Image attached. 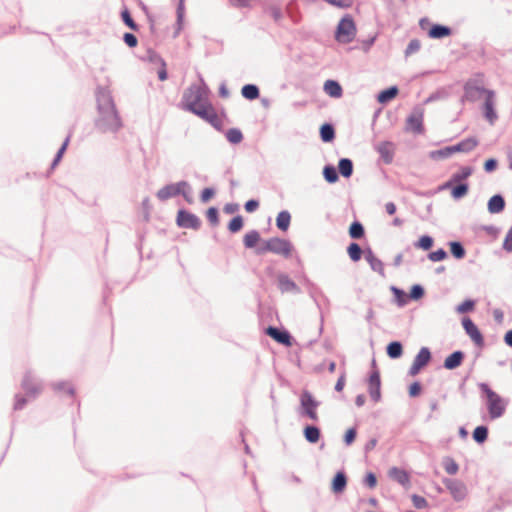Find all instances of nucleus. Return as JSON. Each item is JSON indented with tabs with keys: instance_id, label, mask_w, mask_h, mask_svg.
<instances>
[{
	"instance_id": "44",
	"label": "nucleus",
	"mask_w": 512,
	"mask_h": 512,
	"mask_svg": "<svg viewBox=\"0 0 512 512\" xmlns=\"http://www.w3.org/2000/svg\"><path fill=\"white\" fill-rule=\"evenodd\" d=\"M449 245V248H450V253L452 254V256L457 259V260H461L465 257L466 255V250H465V247L463 245L462 242L460 241H450L448 243Z\"/></svg>"
},
{
	"instance_id": "59",
	"label": "nucleus",
	"mask_w": 512,
	"mask_h": 512,
	"mask_svg": "<svg viewBox=\"0 0 512 512\" xmlns=\"http://www.w3.org/2000/svg\"><path fill=\"white\" fill-rule=\"evenodd\" d=\"M421 48V42L419 39L417 38H414L412 40H410V42L408 43L405 51H404V54L406 57L418 52Z\"/></svg>"
},
{
	"instance_id": "47",
	"label": "nucleus",
	"mask_w": 512,
	"mask_h": 512,
	"mask_svg": "<svg viewBox=\"0 0 512 512\" xmlns=\"http://www.w3.org/2000/svg\"><path fill=\"white\" fill-rule=\"evenodd\" d=\"M226 139L229 143L237 145L243 141V133L239 128H230L225 132Z\"/></svg>"
},
{
	"instance_id": "13",
	"label": "nucleus",
	"mask_w": 512,
	"mask_h": 512,
	"mask_svg": "<svg viewBox=\"0 0 512 512\" xmlns=\"http://www.w3.org/2000/svg\"><path fill=\"white\" fill-rule=\"evenodd\" d=\"M368 392L374 402L381 400V378L375 359L372 360V370L368 378Z\"/></svg>"
},
{
	"instance_id": "3",
	"label": "nucleus",
	"mask_w": 512,
	"mask_h": 512,
	"mask_svg": "<svg viewBox=\"0 0 512 512\" xmlns=\"http://www.w3.org/2000/svg\"><path fill=\"white\" fill-rule=\"evenodd\" d=\"M481 398L486 400V407L491 419H498L506 411L507 401L498 395L486 382L477 384Z\"/></svg>"
},
{
	"instance_id": "50",
	"label": "nucleus",
	"mask_w": 512,
	"mask_h": 512,
	"mask_svg": "<svg viewBox=\"0 0 512 512\" xmlns=\"http://www.w3.org/2000/svg\"><path fill=\"white\" fill-rule=\"evenodd\" d=\"M244 226V219L242 215L237 214L229 221L227 229L230 233L235 234L239 232Z\"/></svg>"
},
{
	"instance_id": "30",
	"label": "nucleus",
	"mask_w": 512,
	"mask_h": 512,
	"mask_svg": "<svg viewBox=\"0 0 512 512\" xmlns=\"http://www.w3.org/2000/svg\"><path fill=\"white\" fill-rule=\"evenodd\" d=\"M389 476L397 483L406 486L410 483V476L408 472L399 467H392L389 470Z\"/></svg>"
},
{
	"instance_id": "25",
	"label": "nucleus",
	"mask_w": 512,
	"mask_h": 512,
	"mask_svg": "<svg viewBox=\"0 0 512 512\" xmlns=\"http://www.w3.org/2000/svg\"><path fill=\"white\" fill-rule=\"evenodd\" d=\"M506 206L505 198L498 193L490 197L487 202V210L490 214H499L504 211Z\"/></svg>"
},
{
	"instance_id": "31",
	"label": "nucleus",
	"mask_w": 512,
	"mask_h": 512,
	"mask_svg": "<svg viewBox=\"0 0 512 512\" xmlns=\"http://www.w3.org/2000/svg\"><path fill=\"white\" fill-rule=\"evenodd\" d=\"M469 188V182H454L450 192L451 197L458 201L468 194Z\"/></svg>"
},
{
	"instance_id": "60",
	"label": "nucleus",
	"mask_w": 512,
	"mask_h": 512,
	"mask_svg": "<svg viewBox=\"0 0 512 512\" xmlns=\"http://www.w3.org/2000/svg\"><path fill=\"white\" fill-rule=\"evenodd\" d=\"M266 13H268L275 22H280V20L283 18V12L279 6L272 5L266 8Z\"/></svg>"
},
{
	"instance_id": "18",
	"label": "nucleus",
	"mask_w": 512,
	"mask_h": 512,
	"mask_svg": "<svg viewBox=\"0 0 512 512\" xmlns=\"http://www.w3.org/2000/svg\"><path fill=\"white\" fill-rule=\"evenodd\" d=\"M482 112L484 118L493 125L498 119V114L495 109V92H488L482 105Z\"/></svg>"
},
{
	"instance_id": "48",
	"label": "nucleus",
	"mask_w": 512,
	"mask_h": 512,
	"mask_svg": "<svg viewBox=\"0 0 512 512\" xmlns=\"http://www.w3.org/2000/svg\"><path fill=\"white\" fill-rule=\"evenodd\" d=\"M120 16L124 25L127 26L129 29H131L132 31L139 30V25L134 21L127 7H124V9L121 11Z\"/></svg>"
},
{
	"instance_id": "58",
	"label": "nucleus",
	"mask_w": 512,
	"mask_h": 512,
	"mask_svg": "<svg viewBox=\"0 0 512 512\" xmlns=\"http://www.w3.org/2000/svg\"><path fill=\"white\" fill-rule=\"evenodd\" d=\"M427 257L432 262H440L448 257V253L444 248H439L435 251L429 252Z\"/></svg>"
},
{
	"instance_id": "36",
	"label": "nucleus",
	"mask_w": 512,
	"mask_h": 512,
	"mask_svg": "<svg viewBox=\"0 0 512 512\" xmlns=\"http://www.w3.org/2000/svg\"><path fill=\"white\" fill-rule=\"evenodd\" d=\"M320 139L324 143H330L335 139V128L332 123H324L319 129Z\"/></svg>"
},
{
	"instance_id": "45",
	"label": "nucleus",
	"mask_w": 512,
	"mask_h": 512,
	"mask_svg": "<svg viewBox=\"0 0 512 512\" xmlns=\"http://www.w3.org/2000/svg\"><path fill=\"white\" fill-rule=\"evenodd\" d=\"M390 289L393 293L395 302L399 307L405 306L410 300L409 294L406 293L403 289L398 288L396 286H391Z\"/></svg>"
},
{
	"instance_id": "4",
	"label": "nucleus",
	"mask_w": 512,
	"mask_h": 512,
	"mask_svg": "<svg viewBox=\"0 0 512 512\" xmlns=\"http://www.w3.org/2000/svg\"><path fill=\"white\" fill-rule=\"evenodd\" d=\"M479 144L475 136L467 137L458 143L429 152V158L435 161L446 159L455 153H469Z\"/></svg>"
},
{
	"instance_id": "46",
	"label": "nucleus",
	"mask_w": 512,
	"mask_h": 512,
	"mask_svg": "<svg viewBox=\"0 0 512 512\" xmlns=\"http://www.w3.org/2000/svg\"><path fill=\"white\" fill-rule=\"evenodd\" d=\"M434 245V239L432 236L425 234L419 237L417 241L413 243V246L423 251H429Z\"/></svg>"
},
{
	"instance_id": "24",
	"label": "nucleus",
	"mask_w": 512,
	"mask_h": 512,
	"mask_svg": "<svg viewBox=\"0 0 512 512\" xmlns=\"http://www.w3.org/2000/svg\"><path fill=\"white\" fill-rule=\"evenodd\" d=\"M278 279V289L282 293L294 292L296 294L300 293V288L297 284L289 278V276L285 273H280L277 276Z\"/></svg>"
},
{
	"instance_id": "62",
	"label": "nucleus",
	"mask_w": 512,
	"mask_h": 512,
	"mask_svg": "<svg viewBox=\"0 0 512 512\" xmlns=\"http://www.w3.org/2000/svg\"><path fill=\"white\" fill-rule=\"evenodd\" d=\"M216 190L213 187H206L200 192V201L202 203L209 202L215 196Z\"/></svg>"
},
{
	"instance_id": "61",
	"label": "nucleus",
	"mask_w": 512,
	"mask_h": 512,
	"mask_svg": "<svg viewBox=\"0 0 512 512\" xmlns=\"http://www.w3.org/2000/svg\"><path fill=\"white\" fill-rule=\"evenodd\" d=\"M356 437H357V428L350 427L349 429L346 430V432L344 434L343 442L346 446H350L353 444Z\"/></svg>"
},
{
	"instance_id": "9",
	"label": "nucleus",
	"mask_w": 512,
	"mask_h": 512,
	"mask_svg": "<svg viewBox=\"0 0 512 512\" xmlns=\"http://www.w3.org/2000/svg\"><path fill=\"white\" fill-rule=\"evenodd\" d=\"M478 80L475 78L468 79L464 86V94L461 97V102L464 103L465 101L468 102H476L481 94L488 95V92H493V90L487 89L484 86H478L477 85Z\"/></svg>"
},
{
	"instance_id": "57",
	"label": "nucleus",
	"mask_w": 512,
	"mask_h": 512,
	"mask_svg": "<svg viewBox=\"0 0 512 512\" xmlns=\"http://www.w3.org/2000/svg\"><path fill=\"white\" fill-rule=\"evenodd\" d=\"M206 218L212 226L219 224V210L215 206H211L206 210Z\"/></svg>"
},
{
	"instance_id": "55",
	"label": "nucleus",
	"mask_w": 512,
	"mask_h": 512,
	"mask_svg": "<svg viewBox=\"0 0 512 512\" xmlns=\"http://www.w3.org/2000/svg\"><path fill=\"white\" fill-rule=\"evenodd\" d=\"M206 122H208L213 128H215L217 131L222 132L223 131V123L219 119L217 112L214 108H211V113L206 119Z\"/></svg>"
},
{
	"instance_id": "29",
	"label": "nucleus",
	"mask_w": 512,
	"mask_h": 512,
	"mask_svg": "<svg viewBox=\"0 0 512 512\" xmlns=\"http://www.w3.org/2000/svg\"><path fill=\"white\" fill-rule=\"evenodd\" d=\"M305 440L310 444H316L321 438V430L318 426L306 424L303 428Z\"/></svg>"
},
{
	"instance_id": "39",
	"label": "nucleus",
	"mask_w": 512,
	"mask_h": 512,
	"mask_svg": "<svg viewBox=\"0 0 512 512\" xmlns=\"http://www.w3.org/2000/svg\"><path fill=\"white\" fill-rule=\"evenodd\" d=\"M184 16H185L184 0H179L177 8H176V27H175V31H174V37H177L183 28Z\"/></svg>"
},
{
	"instance_id": "40",
	"label": "nucleus",
	"mask_w": 512,
	"mask_h": 512,
	"mask_svg": "<svg viewBox=\"0 0 512 512\" xmlns=\"http://www.w3.org/2000/svg\"><path fill=\"white\" fill-rule=\"evenodd\" d=\"M323 178L329 184H334L339 180L338 169L332 164H326L323 167Z\"/></svg>"
},
{
	"instance_id": "23",
	"label": "nucleus",
	"mask_w": 512,
	"mask_h": 512,
	"mask_svg": "<svg viewBox=\"0 0 512 512\" xmlns=\"http://www.w3.org/2000/svg\"><path fill=\"white\" fill-rule=\"evenodd\" d=\"M453 30L450 26L435 23L428 29V37L430 39H443L451 36Z\"/></svg>"
},
{
	"instance_id": "7",
	"label": "nucleus",
	"mask_w": 512,
	"mask_h": 512,
	"mask_svg": "<svg viewBox=\"0 0 512 512\" xmlns=\"http://www.w3.org/2000/svg\"><path fill=\"white\" fill-rule=\"evenodd\" d=\"M406 132H413L416 135L424 134V109L420 106H415L411 114L406 118L405 124Z\"/></svg>"
},
{
	"instance_id": "10",
	"label": "nucleus",
	"mask_w": 512,
	"mask_h": 512,
	"mask_svg": "<svg viewBox=\"0 0 512 512\" xmlns=\"http://www.w3.org/2000/svg\"><path fill=\"white\" fill-rule=\"evenodd\" d=\"M319 404V401L314 398L311 392L303 390L300 396L301 415L306 416L313 421H317L318 415L316 409Z\"/></svg>"
},
{
	"instance_id": "15",
	"label": "nucleus",
	"mask_w": 512,
	"mask_h": 512,
	"mask_svg": "<svg viewBox=\"0 0 512 512\" xmlns=\"http://www.w3.org/2000/svg\"><path fill=\"white\" fill-rule=\"evenodd\" d=\"M462 326L463 329L465 330V333L470 337V339L474 342V344L477 347L482 348L485 345L484 337L481 331L471 318L464 317L462 319Z\"/></svg>"
},
{
	"instance_id": "12",
	"label": "nucleus",
	"mask_w": 512,
	"mask_h": 512,
	"mask_svg": "<svg viewBox=\"0 0 512 512\" xmlns=\"http://www.w3.org/2000/svg\"><path fill=\"white\" fill-rule=\"evenodd\" d=\"M305 284L307 285L310 297L313 299L314 303L316 304V306L320 312L321 322H323L324 316H323V311H322V304H324L326 307H329L330 300L323 293L322 289L319 286H317L315 283L311 282L308 278H305Z\"/></svg>"
},
{
	"instance_id": "42",
	"label": "nucleus",
	"mask_w": 512,
	"mask_h": 512,
	"mask_svg": "<svg viewBox=\"0 0 512 512\" xmlns=\"http://www.w3.org/2000/svg\"><path fill=\"white\" fill-rule=\"evenodd\" d=\"M488 436L489 429L486 425H479L472 432L473 440L479 445L484 444L487 441Z\"/></svg>"
},
{
	"instance_id": "37",
	"label": "nucleus",
	"mask_w": 512,
	"mask_h": 512,
	"mask_svg": "<svg viewBox=\"0 0 512 512\" xmlns=\"http://www.w3.org/2000/svg\"><path fill=\"white\" fill-rule=\"evenodd\" d=\"M241 95L246 100L253 101L260 97V89L256 84H245L241 88Z\"/></svg>"
},
{
	"instance_id": "32",
	"label": "nucleus",
	"mask_w": 512,
	"mask_h": 512,
	"mask_svg": "<svg viewBox=\"0 0 512 512\" xmlns=\"http://www.w3.org/2000/svg\"><path fill=\"white\" fill-rule=\"evenodd\" d=\"M338 173L342 177L349 179L353 175L354 166L350 158H341L338 161Z\"/></svg>"
},
{
	"instance_id": "38",
	"label": "nucleus",
	"mask_w": 512,
	"mask_h": 512,
	"mask_svg": "<svg viewBox=\"0 0 512 512\" xmlns=\"http://www.w3.org/2000/svg\"><path fill=\"white\" fill-rule=\"evenodd\" d=\"M347 254L352 262H358L361 260L365 253V248L362 249L357 242H351L346 248Z\"/></svg>"
},
{
	"instance_id": "2",
	"label": "nucleus",
	"mask_w": 512,
	"mask_h": 512,
	"mask_svg": "<svg viewBox=\"0 0 512 512\" xmlns=\"http://www.w3.org/2000/svg\"><path fill=\"white\" fill-rule=\"evenodd\" d=\"M208 92L209 89L205 84L203 86L192 84L183 93L181 108L206 121L211 113V108H214L207 99L202 101L203 96Z\"/></svg>"
},
{
	"instance_id": "6",
	"label": "nucleus",
	"mask_w": 512,
	"mask_h": 512,
	"mask_svg": "<svg viewBox=\"0 0 512 512\" xmlns=\"http://www.w3.org/2000/svg\"><path fill=\"white\" fill-rule=\"evenodd\" d=\"M357 34L356 23L350 14H345L338 22L334 37L341 44L351 43Z\"/></svg>"
},
{
	"instance_id": "63",
	"label": "nucleus",
	"mask_w": 512,
	"mask_h": 512,
	"mask_svg": "<svg viewBox=\"0 0 512 512\" xmlns=\"http://www.w3.org/2000/svg\"><path fill=\"white\" fill-rule=\"evenodd\" d=\"M363 484L368 487L369 489H373L376 487L377 485V476L374 472L372 471H369L366 473L364 479H363Z\"/></svg>"
},
{
	"instance_id": "20",
	"label": "nucleus",
	"mask_w": 512,
	"mask_h": 512,
	"mask_svg": "<svg viewBox=\"0 0 512 512\" xmlns=\"http://www.w3.org/2000/svg\"><path fill=\"white\" fill-rule=\"evenodd\" d=\"M364 257L369 263L372 271L377 272L381 276H385L384 264L374 255V252L370 246L365 248Z\"/></svg>"
},
{
	"instance_id": "26",
	"label": "nucleus",
	"mask_w": 512,
	"mask_h": 512,
	"mask_svg": "<svg viewBox=\"0 0 512 512\" xmlns=\"http://www.w3.org/2000/svg\"><path fill=\"white\" fill-rule=\"evenodd\" d=\"M22 389L25 391L26 395L32 398L37 397V395L41 392V388L39 385L32 381V376L30 372H26L21 383Z\"/></svg>"
},
{
	"instance_id": "14",
	"label": "nucleus",
	"mask_w": 512,
	"mask_h": 512,
	"mask_svg": "<svg viewBox=\"0 0 512 512\" xmlns=\"http://www.w3.org/2000/svg\"><path fill=\"white\" fill-rule=\"evenodd\" d=\"M432 359L431 351L428 347H422L414 357L413 363L409 368V375L415 376L425 368Z\"/></svg>"
},
{
	"instance_id": "51",
	"label": "nucleus",
	"mask_w": 512,
	"mask_h": 512,
	"mask_svg": "<svg viewBox=\"0 0 512 512\" xmlns=\"http://www.w3.org/2000/svg\"><path fill=\"white\" fill-rule=\"evenodd\" d=\"M69 141H70V135H68L64 139L63 143L61 144V146L59 147L58 151L56 152V154H55V156H54V158L52 160V163H51V169H54L59 164V162L62 160L63 155H64V153L67 150Z\"/></svg>"
},
{
	"instance_id": "17",
	"label": "nucleus",
	"mask_w": 512,
	"mask_h": 512,
	"mask_svg": "<svg viewBox=\"0 0 512 512\" xmlns=\"http://www.w3.org/2000/svg\"><path fill=\"white\" fill-rule=\"evenodd\" d=\"M181 186H188V182L181 180L177 183L167 184L157 191L156 196L160 201H166L172 197L179 196Z\"/></svg>"
},
{
	"instance_id": "8",
	"label": "nucleus",
	"mask_w": 512,
	"mask_h": 512,
	"mask_svg": "<svg viewBox=\"0 0 512 512\" xmlns=\"http://www.w3.org/2000/svg\"><path fill=\"white\" fill-rule=\"evenodd\" d=\"M175 222L177 227L182 229L199 230L202 225L201 219L185 208H180L177 211Z\"/></svg>"
},
{
	"instance_id": "27",
	"label": "nucleus",
	"mask_w": 512,
	"mask_h": 512,
	"mask_svg": "<svg viewBox=\"0 0 512 512\" xmlns=\"http://www.w3.org/2000/svg\"><path fill=\"white\" fill-rule=\"evenodd\" d=\"M398 93H399L398 86L392 85L388 88L381 90L377 94V96H376L377 102L382 105H385V104L389 103L391 100H393L398 95Z\"/></svg>"
},
{
	"instance_id": "33",
	"label": "nucleus",
	"mask_w": 512,
	"mask_h": 512,
	"mask_svg": "<svg viewBox=\"0 0 512 512\" xmlns=\"http://www.w3.org/2000/svg\"><path fill=\"white\" fill-rule=\"evenodd\" d=\"M261 241V236L258 230H250L243 237V244L246 249H255L258 248V242Z\"/></svg>"
},
{
	"instance_id": "43",
	"label": "nucleus",
	"mask_w": 512,
	"mask_h": 512,
	"mask_svg": "<svg viewBox=\"0 0 512 512\" xmlns=\"http://www.w3.org/2000/svg\"><path fill=\"white\" fill-rule=\"evenodd\" d=\"M474 169L471 166H461L459 171L452 174L453 182H468V178L473 174Z\"/></svg>"
},
{
	"instance_id": "16",
	"label": "nucleus",
	"mask_w": 512,
	"mask_h": 512,
	"mask_svg": "<svg viewBox=\"0 0 512 512\" xmlns=\"http://www.w3.org/2000/svg\"><path fill=\"white\" fill-rule=\"evenodd\" d=\"M266 334L275 340L277 343L284 346L290 347L293 344V337L291 333L285 328H279L276 326H268L266 328Z\"/></svg>"
},
{
	"instance_id": "35",
	"label": "nucleus",
	"mask_w": 512,
	"mask_h": 512,
	"mask_svg": "<svg viewBox=\"0 0 512 512\" xmlns=\"http://www.w3.org/2000/svg\"><path fill=\"white\" fill-rule=\"evenodd\" d=\"M291 218V214L288 210L280 211L276 217V227L280 231L286 232L290 227Z\"/></svg>"
},
{
	"instance_id": "52",
	"label": "nucleus",
	"mask_w": 512,
	"mask_h": 512,
	"mask_svg": "<svg viewBox=\"0 0 512 512\" xmlns=\"http://www.w3.org/2000/svg\"><path fill=\"white\" fill-rule=\"evenodd\" d=\"M442 465L449 475H455L459 470L458 463L450 456L443 458Z\"/></svg>"
},
{
	"instance_id": "54",
	"label": "nucleus",
	"mask_w": 512,
	"mask_h": 512,
	"mask_svg": "<svg viewBox=\"0 0 512 512\" xmlns=\"http://www.w3.org/2000/svg\"><path fill=\"white\" fill-rule=\"evenodd\" d=\"M142 60L143 61H148V62H150L152 64H159V65L165 61L163 59V57L157 51H155L152 48H148L147 49L146 56H144L142 58Z\"/></svg>"
},
{
	"instance_id": "56",
	"label": "nucleus",
	"mask_w": 512,
	"mask_h": 512,
	"mask_svg": "<svg viewBox=\"0 0 512 512\" xmlns=\"http://www.w3.org/2000/svg\"><path fill=\"white\" fill-rule=\"evenodd\" d=\"M410 300H419L425 295V289L421 284H413L409 291Z\"/></svg>"
},
{
	"instance_id": "21",
	"label": "nucleus",
	"mask_w": 512,
	"mask_h": 512,
	"mask_svg": "<svg viewBox=\"0 0 512 512\" xmlns=\"http://www.w3.org/2000/svg\"><path fill=\"white\" fill-rule=\"evenodd\" d=\"M464 359L465 353L462 350H455L444 359L443 367L447 370H454L462 365Z\"/></svg>"
},
{
	"instance_id": "49",
	"label": "nucleus",
	"mask_w": 512,
	"mask_h": 512,
	"mask_svg": "<svg viewBox=\"0 0 512 512\" xmlns=\"http://www.w3.org/2000/svg\"><path fill=\"white\" fill-rule=\"evenodd\" d=\"M52 389L55 392H65L71 397L75 395V388L66 381H58L51 384Z\"/></svg>"
},
{
	"instance_id": "64",
	"label": "nucleus",
	"mask_w": 512,
	"mask_h": 512,
	"mask_svg": "<svg viewBox=\"0 0 512 512\" xmlns=\"http://www.w3.org/2000/svg\"><path fill=\"white\" fill-rule=\"evenodd\" d=\"M502 248L506 252H509V253L512 252V226L509 228V230L504 238Z\"/></svg>"
},
{
	"instance_id": "19",
	"label": "nucleus",
	"mask_w": 512,
	"mask_h": 512,
	"mask_svg": "<svg viewBox=\"0 0 512 512\" xmlns=\"http://www.w3.org/2000/svg\"><path fill=\"white\" fill-rule=\"evenodd\" d=\"M376 151L379 153L381 160L384 164L389 165L393 162L395 155V144L391 141H382L377 147Z\"/></svg>"
},
{
	"instance_id": "1",
	"label": "nucleus",
	"mask_w": 512,
	"mask_h": 512,
	"mask_svg": "<svg viewBox=\"0 0 512 512\" xmlns=\"http://www.w3.org/2000/svg\"><path fill=\"white\" fill-rule=\"evenodd\" d=\"M95 98L98 113L94 121L95 128L101 133H117L122 128L123 122L110 89L98 85L95 90Z\"/></svg>"
},
{
	"instance_id": "53",
	"label": "nucleus",
	"mask_w": 512,
	"mask_h": 512,
	"mask_svg": "<svg viewBox=\"0 0 512 512\" xmlns=\"http://www.w3.org/2000/svg\"><path fill=\"white\" fill-rule=\"evenodd\" d=\"M476 302L473 299H465L455 308L458 314H465L472 312L475 309Z\"/></svg>"
},
{
	"instance_id": "22",
	"label": "nucleus",
	"mask_w": 512,
	"mask_h": 512,
	"mask_svg": "<svg viewBox=\"0 0 512 512\" xmlns=\"http://www.w3.org/2000/svg\"><path fill=\"white\" fill-rule=\"evenodd\" d=\"M347 475L344 470H339L335 473L331 481V491L334 494H341L347 487Z\"/></svg>"
},
{
	"instance_id": "34",
	"label": "nucleus",
	"mask_w": 512,
	"mask_h": 512,
	"mask_svg": "<svg viewBox=\"0 0 512 512\" xmlns=\"http://www.w3.org/2000/svg\"><path fill=\"white\" fill-rule=\"evenodd\" d=\"M386 354L390 359H399L403 355V345L400 341L394 340L387 344Z\"/></svg>"
},
{
	"instance_id": "41",
	"label": "nucleus",
	"mask_w": 512,
	"mask_h": 512,
	"mask_svg": "<svg viewBox=\"0 0 512 512\" xmlns=\"http://www.w3.org/2000/svg\"><path fill=\"white\" fill-rule=\"evenodd\" d=\"M348 233L351 239L359 240L365 236V228L360 221L354 220L349 226Z\"/></svg>"
},
{
	"instance_id": "11",
	"label": "nucleus",
	"mask_w": 512,
	"mask_h": 512,
	"mask_svg": "<svg viewBox=\"0 0 512 512\" xmlns=\"http://www.w3.org/2000/svg\"><path fill=\"white\" fill-rule=\"evenodd\" d=\"M442 482L455 502H461L468 496V488L463 481L455 478H443Z\"/></svg>"
},
{
	"instance_id": "28",
	"label": "nucleus",
	"mask_w": 512,
	"mask_h": 512,
	"mask_svg": "<svg viewBox=\"0 0 512 512\" xmlns=\"http://www.w3.org/2000/svg\"><path fill=\"white\" fill-rule=\"evenodd\" d=\"M323 89L332 98H340L343 95V88L337 80H326Z\"/></svg>"
},
{
	"instance_id": "5",
	"label": "nucleus",
	"mask_w": 512,
	"mask_h": 512,
	"mask_svg": "<svg viewBox=\"0 0 512 512\" xmlns=\"http://www.w3.org/2000/svg\"><path fill=\"white\" fill-rule=\"evenodd\" d=\"M293 249L294 247L290 240L279 237H271L262 241V244L256 248V254L263 255L266 252H271L273 254L289 258Z\"/></svg>"
}]
</instances>
